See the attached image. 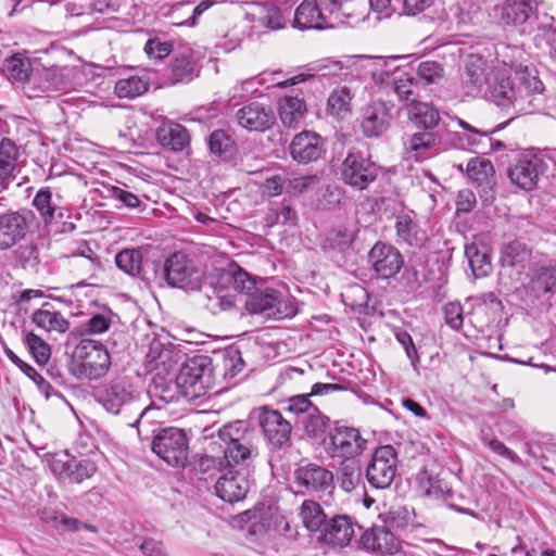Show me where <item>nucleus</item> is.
<instances>
[{
  "mask_svg": "<svg viewBox=\"0 0 556 556\" xmlns=\"http://www.w3.org/2000/svg\"><path fill=\"white\" fill-rule=\"evenodd\" d=\"M140 396L132 379L123 377L113 380L103 391L100 402L111 414L117 415L124 406L130 405Z\"/></svg>",
  "mask_w": 556,
  "mask_h": 556,
  "instance_id": "14",
  "label": "nucleus"
},
{
  "mask_svg": "<svg viewBox=\"0 0 556 556\" xmlns=\"http://www.w3.org/2000/svg\"><path fill=\"white\" fill-rule=\"evenodd\" d=\"M323 138L309 130H303L292 139L289 151L292 159L300 164H308L319 159L323 153Z\"/></svg>",
  "mask_w": 556,
  "mask_h": 556,
  "instance_id": "20",
  "label": "nucleus"
},
{
  "mask_svg": "<svg viewBox=\"0 0 556 556\" xmlns=\"http://www.w3.org/2000/svg\"><path fill=\"white\" fill-rule=\"evenodd\" d=\"M359 543L362 548L378 556L393 555L401 549V541L384 527L366 530Z\"/></svg>",
  "mask_w": 556,
  "mask_h": 556,
  "instance_id": "18",
  "label": "nucleus"
},
{
  "mask_svg": "<svg viewBox=\"0 0 556 556\" xmlns=\"http://www.w3.org/2000/svg\"><path fill=\"white\" fill-rule=\"evenodd\" d=\"M466 173L472 181L481 185L494 175V167L490 160L477 156L468 161Z\"/></svg>",
  "mask_w": 556,
  "mask_h": 556,
  "instance_id": "50",
  "label": "nucleus"
},
{
  "mask_svg": "<svg viewBox=\"0 0 556 556\" xmlns=\"http://www.w3.org/2000/svg\"><path fill=\"white\" fill-rule=\"evenodd\" d=\"M176 382L185 397L195 400L203 396L214 382L212 359L204 355L189 358L180 367Z\"/></svg>",
  "mask_w": 556,
  "mask_h": 556,
  "instance_id": "4",
  "label": "nucleus"
},
{
  "mask_svg": "<svg viewBox=\"0 0 556 556\" xmlns=\"http://www.w3.org/2000/svg\"><path fill=\"white\" fill-rule=\"evenodd\" d=\"M490 94L488 99L510 115L509 121L531 109V101L522 89L509 77L505 70L497 68L491 77Z\"/></svg>",
  "mask_w": 556,
  "mask_h": 556,
  "instance_id": "3",
  "label": "nucleus"
},
{
  "mask_svg": "<svg viewBox=\"0 0 556 556\" xmlns=\"http://www.w3.org/2000/svg\"><path fill=\"white\" fill-rule=\"evenodd\" d=\"M255 416L269 444L282 448L290 443L292 426L279 410L262 406L255 409Z\"/></svg>",
  "mask_w": 556,
  "mask_h": 556,
  "instance_id": "8",
  "label": "nucleus"
},
{
  "mask_svg": "<svg viewBox=\"0 0 556 556\" xmlns=\"http://www.w3.org/2000/svg\"><path fill=\"white\" fill-rule=\"evenodd\" d=\"M368 262L376 274L383 279L396 275L403 265V258L399 250L380 241L370 249Z\"/></svg>",
  "mask_w": 556,
  "mask_h": 556,
  "instance_id": "17",
  "label": "nucleus"
},
{
  "mask_svg": "<svg viewBox=\"0 0 556 556\" xmlns=\"http://www.w3.org/2000/svg\"><path fill=\"white\" fill-rule=\"evenodd\" d=\"M245 18L255 27H265L271 30L281 29L286 25L285 14L278 7L269 3H250L245 10Z\"/></svg>",
  "mask_w": 556,
  "mask_h": 556,
  "instance_id": "28",
  "label": "nucleus"
},
{
  "mask_svg": "<svg viewBox=\"0 0 556 556\" xmlns=\"http://www.w3.org/2000/svg\"><path fill=\"white\" fill-rule=\"evenodd\" d=\"M545 168L546 165L541 156L525 153L508 169V177L514 185L530 191L536 186L539 176Z\"/></svg>",
  "mask_w": 556,
  "mask_h": 556,
  "instance_id": "15",
  "label": "nucleus"
},
{
  "mask_svg": "<svg viewBox=\"0 0 556 556\" xmlns=\"http://www.w3.org/2000/svg\"><path fill=\"white\" fill-rule=\"evenodd\" d=\"M179 392L180 388H178L176 381L175 384H173L172 380L166 381L163 378L156 377L152 379L148 388V394L151 399V403L157 409H160L162 405L176 402L178 400Z\"/></svg>",
  "mask_w": 556,
  "mask_h": 556,
  "instance_id": "36",
  "label": "nucleus"
},
{
  "mask_svg": "<svg viewBox=\"0 0 556 556\" xmlns=\"http://www.w3.org/2000/svg\"><path fill=\"white\" fill-rule=\"evenodd\" d=\"M535 7L531 0H505L493 9V15L504 26H518L525 24Z\"/></svg>",
  "mask_w": 556,
  "mask_h": 556,
  "instance_id": "27",
  "label": "nucleus"
},
{
  "mask_svg": "<svg viewBox=\"0 0 556 556\" xmlns=\"http://www.w3.org/2000/svg\"><path fill=\"white\" fill-rule=\"evenodd\" d=\"M275 289L256 290L245 301V307L251 314H261L267 318H271L274 313V304L277 301Z\"/></svg>",
  "mask_w": 556,
  "mask_h": 556,
  "instance_id": "39",
  "label": "nucleus"
},
{
  "mask_svg": "<svg viewBox=\"0 0 556 556\" xmlns=\"http://www.w3.org/2000/svg\"><path fill=\"white\" fill-rule=\"evenodd\" d=\"M110 366L111 356L104 344L96 340H80L73 350L70 371L80 380H97L106 375Z\"/></svg>",
  "mask_w": 556,
  "mask_h": 556,
  "instance_id": "1",
  "label": "nucleus"
},
{
  "mask_svg": "<svg viewBox=\"0 0 556 556\" xmlns=\"http://www.w3.org/2000/svg\"><path fill=\"white\" fill-rule=\"evenodd\" d=\"M45 303L41 308L31 315V321L40 329L48 332L65 333L70 329V321L58 311L49 308Z\"/></svg>",
  "mask_w": 556,
  "mask_h": 556,
  "instance_id": "33",
  "label": "nucleus"
},
{
  "mask_svg": "<svg viewBox=\"0 0 556 556\" xmlns=\"http://www.w3.org/2000/svg\"><path fill=\"white\" fill-rule=\"evenodd\" d=\"M151 450L173 467H182L188 458V438L182 429L163 428L151 441Z\"/></svg>",
  "mask_w": 556,
  "mask_h": 556,
  "instance_id": "5",
  "label": "nucleus"
},
{
  "mask_svg": "<svg viewBox=\"0 0 556 556\" xmlns=\"http://www.w3.org/2000/svg\"><path fill=\"white\" fill-rule=\"evenodd\" d=\"M18 157V149L16 144L9 138H3L0 142V165H7L13 170L16 167Z\"/></svg>",
  "mask_w": 556,
  "mask_h": 556,
  "instance_id": "64",
  "label": "nucleus"
},
{
  "mask_svg": "<svg viewBox=\"0 0 556 556\" xmlns=\"http://www.w3.org/2000/svg\"><path fill=\"white\" fill-rule=\"evenodd\" d=\"M372 61L368 73L377 86L387 92L392 90L401 101H405L407 104L412 102V99H416L417 84L405 67L396 66L394 59L384 60L372 56Z\"/></svg>",
  "mask_w": 556,
  "mask_h": 556,
  "instance_id": "2",
  "label": "nucleus"
},
{
  "mask_svg": "<svg viewBox=\"0 0 556 556\" xmlns=\"http://www.w3.org/2000/svg\"><path fill=\"white\" fill-rule=\"evenodd\" d=\"M208 146L212 153L227 159L232 153L233 141L224 130H214L210 136Z\"/></svg>",
  "mask_w": 556,
  "mask_h": 556,
  "instance_id": "54",
  "label": "nucleus"
},
{
  "mask_svg": "<svg viewBox=\"0 0 556 556\" xmlns=\"http://www.w3.org/2000/svg\"><path fill=\"white\" fill-rule=\"evenodd\" d=\"M530 291L538 298L556 292V267L541 266L533 270L529 282Z\"/></svg>",
  "mask_w": 556,
  "mask_h": 556,
  "instance_id": "37",
  "label": "nucleus"
},
{
  "mask_svg": "<svg viewBox=\"0 0 556 556\" xmlns=\"http://www.w3.org/2000/svg\"><path fill=\"white\" fill-rule=\"evenodd\" d=\"M317 181L318 179L316 176L287 178L286 193L290 195H299L307 189L312 188L315 184H317Z\"/></svg>",
  "mask_w": 556,
  "mask_h": 556,
  "instance_id": "61",
  "label": "nucleus"
},
{
  "mask_svg": "<svg viewBox=\"0 0 556 556\" xmlns=\"http://www.w3.org/2000/svg\"><path fill=\"white\" fill-rule=\"evenodd\" d=\"M397 454L393 446L382 445L375 450L366 468V479L375 489H387L395 479Z\"/></svg>",
  "mask_w": 556,
  "mask_h": 556,
  "instance_id": "6",
  "label": "nucleus"
},
{
  "mask_svg": "<svg viewBox=\"0 0 556 556\" xmlns=\"http://www.w3.org/2000/svg\"><path fill=\"white\" fill-rule=\"evenodd\" d=\"M223 457L219 458L220 469L231 468L232 466H248L250 460L256 455V450L251 441L226 444L223 447Z\"/></svg>",
  "mask_w": 556,
  "mask_h": 556,
  "instance_id": "32",
  "label": "nucleus"
},
{
  "mask_svg": "<svg viewBox=\"0 0 556 556\" xmlns=\"http://www.w3.org/2000/svg\"><path fill=\"white\" fill-rule=\"evenodd\" d=\"M157 136L162 146L173 151H182L190 141L187 129L179 124H170L161 128Z\"/></svg>",
  "mask_w": 556,
  "mask_h": 556,
  "instance_id": "43",
  "label": "nucleus"
},
{
  "mask_svg": "<svg viewBox=\"0 0 556 556\" xmlns=\"http://www.w3.org/2000/svg\"><path fill=\"white\" fill-rule=\"evenodd\" d=\"M414 522V514L406 507H397L389 511L388 523L392 528L405 529Z\"/></svg>",
  "mask_w": 556,
  "mask_h": 556,
  "instance_id": "62",
  "label": "nucleus"
},
{
  "mask_svg": "<svg viewBox=\"0 0 556 556\" xmlns=\"http://www.w3.org/2000/svg\"><path fill=\"white\" fill-rule=\"evenodd\" d=\"M314 413L304 421V431L306 435L313 439H321L327 430L329 418L313 407Z\"/></svg>",
  "mask_w": 556,
  "mask_h": 556,
  "instance_id": "55",
  "label": "nucleus"
},
{
  "mask_svg": "<svg viewBox=\"0 0 556 556\" xmlns=\"http://www.w3.org/2000/svg\"><path fill=\"white\" fill-rule=\"evenodd\" d=\"M117 267L131 277H141L144 275L142 254L136 249L122 250L115 256Z\"/></svg>",
  "mask_w": 556,
  "mask_h": 556,
  "instance_id": "47",
  "label": "nucleus"
},
{
  "mask_svg": "<svg viewBox=\"0 0 556 556\" xmlns=\"http://www.w3.org/2000/svg\"><path fill=\"white\" fill-rule=\"evenodd\" d=\"M361 480L362 469L356 462L344 460L341 463L338 469L337 481L344 492L350 493L355 490Z\"/></svg>",
  "mask_w": 556,
  "mask_h": 556,
  "instance_id": "49",
  "label": "nucleus"
},
{
  "mask_svg": "<svg viewBox=\"0 0 556 556\" xmlns=\"http://www.w3.org/2000/svg\"><path fill=\"white\" fill-rule=\"evenodd\" d=\"M5 72L15 80H28L31 83V76L36 70L31 68L30 62L27 59L15 54L5 61Z\"/></svg>",
  "mask_w": 556,
  "mask_h": 556,
  "instance_id": "51",
  "label": "nucleus"
},
{
  "mask_svg": "<svg viewBox=\"0 0 556 556\" xmlns=\"http://www.w3.org/2000/svg\"><path fill=\"white\" fill-rule=\"evenodd\" d=\"M333 21L315 0H302L294 12L293 26L300 29L333 27Z\"/></svg>",
  "mask_w": 556,
  "mask_h": 556,
  "instance_id": "25",
  "label": "nucleus"
},
{
  "mask_svg": "<svg viewBox=\"0 0 556 556\" xmlns=\"http://www.w3.org/2000/svg\"><path fill=\"white\" fill-rule=\"evenodd\" d=\"M236 117L241 127L251 131H264L275 122L270 108L258 102L244 105L237 111Z\"/></svg>",
  "mask_w": 556,
  "mask_h": 556,
  "instance_id": "23",
  "label": "nucleus"
},
{
  "mask_svg": "<svg viewBox=\"0 0 556 556\" xmlns=\"http://www.w3.org/2000/svg\"><path fill=\"white\" fill-rule=\"evenodd\" d=\"M294 481L302 489L301 492L307 494H330L334 489L332 471L313 463L298 467Z\"/></svg>",
  "mask_w": 556,
  "mask_h": 556,
  "instance_id": "13",
  "label": "nucleus"
},
{
  "mask_svg": "<svg viewBox=\"0 0 556 556\" xmlns=\"http://www.w3.org/2000/svg\"><path fill=\"white\" fill-rule=\"evenodd\" d=\"M33 206L38 211L46 226L51 225L55 218L62 219L65 210L52 204V193L48 188L40 189L34 200Z\"/></svg>",
  "mask_w": 556,
  "mask_h": 556,
  "instance_id": "40",
  "label": "nucleus"
},
{
  "mask_svg": "<svg viewBox=\"0 0 556 556\" xmlns=\"http://www.w3.org/2000/svg\"><path fill=\"white\" fill-rule=\"evenodd\" d=\"M114 314L111 311L91 315L87 320L70 332V338L80 340H91L89 337L99 336L108 332L113 325Z\"/></svg>",
  "mask_w": 556,
  "mask_h": 556,
  "instance_id": "31",
  "label": "nucleus"
},
{
  "mask_svg": "<svg viewBox=\"0 0 556 556\" xmlns=\"http://www.w3.org/2000/svg\"><path fill=\"white\" fill-rule=\"evenodd\" d=\"M216 494L225 502L235 503L243 500L249 491V480L241 470H228L215 484Z\"/></svg>",
  "mask_w": 556,
  "mask_h": 556,
  "instance_id": "26",
  "label": "nucleus"
},
{
  "mask_svg": "<svg viewBox=\"0 0 556 556\" xmlns=\"http://www.w3.org/2000/svg\"><path fill=\"white\" fill-rule=\"evenodd\" d=\"M465 255L468 258L475 277H485L491 271L492 265L485 247L479 249L476 242L467 244Z\"/></svg>",
  "mask_w": 556,
  "mask_h": 556,
  "instance_id": "45",
  "label": "nucleus"
},
{
  "mask_svg": "<svg viewBox=\"0 0 556 556\" xmlns=\"http://www.w3.org/2000/svg\"><path fill=\"white\" fill-rule=\"evenodd\" d=\"M198 53L191 49L175 52L169 65L168 79L172 85L187 84L199 75Z\"/></svg>",
  "mask_w": 556,
  "mask_h": 556,
  "instance_id": "21",
  "label": "nucleus"
},
{
  "mask_svg": "<svg viewBox=\"0 0 556 556\" xmlns=\"http://www.w3.org/2000/svg\"><path fill=\"white\" fill-rule=\"evenodd\" d=\"M31 212L11 211L0 214V250H8L25 238Z\"/></svg>",
  "mask_w": 556,
  "mask_h": 556,
  "instance_id": "16",
  "label": "nucleus"
},
{
  "mask_svg": "<svg viewBox=\"0 0 556 556\" xmlns=\"http://www.w3.org/2000/svg\"><path fill=\"white\" fill-rule=\"evenodd\" d=\"M77 74V70L73 66L36 68L31 76V84L34 88L43 92H66L74 87Z\"/></svg>",
  "mask_w": 556,
  "mask_h": 556,
  "instance_id": "12",
  "label": "nucleus"
},
{
  "mask_svg": "<svg viewBox=\"0 0 556 556\" xmlns=\"http://www.w3.org/2000/svg\"><path fill=\"white\" fill-rule=\"evenodd\" d=\"M391 106L381 100L372 101L364 109L362 131L368 138L381 136L390 126Z\"/></svg>",
  "mask_w": 556,
  "mask_h": 556,
  "instance_id": "19",
  "label": "nucleus"
},
{
  "mask_svg": "<svg viewBox=\"0 0 556 556\" xmlns=\"http://www.w3.org/2000/svg\"><path fill=\"white\" fill-rule=\"evenodd\" d=\"M167 283L186 290H198L201 286L202 275L187 260L182 253L169 256L163 268Z\"/></svg>",
  "mask_w": 556,
  "mask_h": 556,
  "instance_id": "11",
  "label": "nucleus"
},
{
  "mask_svg": "<svg viewBox=\"0 0 556 556\" xmlns=\"http://www.w3.org/2000/svg\"><path fill=\"white\" fill-rule=\"evenodd\" d=\"M218 437L224 444L242 443L251 441L252 431L249 429V425L244 420H235L223 426L218 430Z\"/></svg>",
  "mask_w": 556,
  "mask_h": 556,
  "instance_id": "48",
  "label": "nucleus"
},
{
  "mask_svg": "<svg viewBox=\"0 0 556 556\" xmlns=\"http://www.w3.org/2000/svg\"><path fill=\"white\" fill-rule=\"evenodd\" d=\"M173 45L157 38L149 39L144 46V52L150 59L162 60L170 54Z\"/></svg>",
  "mask_w": 556,
  "mask_h": 556,
  "instance_id": "63",
  "label": "nucleus"
},
{
  "mask_svg": "<svg viewBox=\"0 0 556 556\" xmlns=\"http://www.w3.org/2000/svg\"><path fill=\"white\" fill-rule=\"evenodd\" d=\"M372 62V56L369 55H350L342 60H319L312 64L311 70L324 76H334L343 70H364L368 72Z\"/></svg>",
  "mask_w": 556,
  "mask_h": 556,
  "instance_id": "29",
  "label": "nucleus"
},
{
  "mask_svg": "<svg viewBox=\"0 0 556 556\" xmlns=\"http://www.w3.org/2000/svg\"><path fill=\"white\" fill-rule=\"evenodd\" d=\"M149 86V79L146 76L132 75L118 79L114 90L118 98L134 99L147 92Z\"/></svg>",
  "mask_w": 556,
  "mask_h": 556,
  "instance_id": "46",
  "label": "nucleus"
},
{
  "mask_svg": "<svg viewBox=\"0 0 556 556\" xmlns=\"http://www.w3.org/2000/svg\"><path fill=\"white\" fill-rule=\"evenodd\" d=\"M496 70L485 66L482 59L470 56L466 64L465 79L468 93L486 98L490 94L491 77Z\"/></svg>",
  "mask_w": 556,
  "mask_h": 556,
  "instance_id": "22",
  "label": "nucleus"
},
{
  "mask_svg": "<svg viewBox=\"0 0 556 556\" xmlns=\"http://www.w3.org/2000/svg\"><path fill=\"white\" fill-rule=\"evenodd\" d=\"M366 445L356 428L336 426L329 431L325 448L332 457L353 458L359 455Z\"/></svg>",
  "mask_w": 556,
  "mask_h": 556,
  "instance_id": "9",
  "label": "nucleus"
},
{
  "mask_svg": "<svg viewBox=\"0 0 556 556\" xmlns=\"http://www.w3.org/2000/svg\"><path fill=\"white\" fill-rule=\"evenodd\" d=\"M407 114L412 122L426 129L437 126L440 119L439 111L435 108L416 99H412V102L407 104Z\"/></svg>",
  "mask_w": 556,
  "mask_h": 556,
  "instance_id": "38",
  "label": "nucleus"
},
{
  "mask_svg": "<svg viewBox=\"0 0 556 556\" xmlns=\"http://www.w3.org/2000/svg\"><path fill=\"white\" fill-rule=\"evenodd\" d=\"M274 319L291 318L298 313V306L293 299L277 293V301L274 304Z\"/></svg>",
  "mask_w": 556,
  "mask_h": 556,
  "instance_id": "60",
  "label": "nucleus"
},
{
  "mask_svg": "<svg viewBox=\"0 0 556 556\" xmlns=\"http://www.w3.org/2000/svg\"><path fill=\"white\" fill-rule=\"evenodd\" d=\"M456 123L458 126L464 129V134L460 132H451L450 134V142L454 148L457 149H472V148H482L486 143L490 149L493 151L503 150L505 144L500 141H493L490 136L501 130L504 127V124H498L491 129H480L471 126L467 122L456 118Z\"/></svg>",
  "mask_w": 556,
  "mask_h": 556,
  "instance_id": "10",
  "label": "nucleus"
},
{
  "mask_svg": "<svg viewBox=\"0 0 556 556\" xmlns=\"http://www.w3.org/2000/svg\"><path fill=\"white\" fill-rule=\"evenodd\" d=\"M24 343L38 365H46L51 356L50 345L34 332H27Z\"/></svg>",
  "mask_w": 556,
  "mask_h": 556,
  "instance_id": "52",
  "label": "nucleus"
},
{
  "mask_svg": "<svg viewBox=\"0 0 556 556\" xmlns=\"http://www.w3.org/2000/svg\"><path fill=\"white\" fill-rule=\"evenodd\" d=\"M277 112L285 127L296 129L304 123L308 110L303 98L283 96L277 101Z\"/></svg>",
  "mask_w": 556,
  "mask_h": 556,
  "instance_id": "30",
  "label": "nucleus"
},
{
  "mask_svg": "<svg viewBox=\"0 0 556 556\" xmlns=\"http://www.w3.org/2000/svg\"><path fill=\"white\" fill-rule=\"evenodd\" d=\"M380 166L362 153L350 152L342 162V180L358 190H365L380 174Z\"/></svg>",
  "mask_w": 556,
  "mask_h": 556,
  "instance_id": "7",
  "label": "nucleus"
},
{
  "mask_svg": "<svg viewBox=\"0 0 556 556\" xmlns=\"http://www.w3.org/2000/svg\"><path fill=\"white\" fill-rule=\"evenodd\" d=\"M440 137L432 131H422L412 135L406 141L405 147L407 153H414L412 157L416 161L428 157L435 152L440 144Z\"/></svg>",
  "mask_w": 556,
  "mask_h": 556,
  "instance_id": "35",
  "label": "nucleus"
},
{
  "mask_svg": "<svg viewBox=\"0 0 556 556\" xmlns=\"http://www.w3.org/2000/svg\"><path fill=\"white\" fill-rule=\"evenodd\" d=\"M45 520L51 522L55 528L66 531H78L80 528H86L90 531L94 530L92 526L81 523L79 520L71 518L65 514L52 513L51 516H47Z\"/></svg>",
  "mask_w": 556,
  "mask_h": 556,
  "instance_id": "59",
  "label": "nucleus"
},
{
  "mask_svg": "<svg viewBox=\"0 0 556 556\" xmlns=\"http://www.w3.org/2000/svg\"><path fill=\"white\" fill-rule=\"evenodd\" d=\"M228 281L232 282V287L236 291L241 293L250 294L255 290V283L247 271L239 267H235L227 271Z\"/></svg>",
  "mask_w": 556,
  "mask_h": 556,
  "instance_id": "57",
  "label": "nucleus"
},
{
  "mask_svg": "<svg viewBox=\"0 0 556 556\" xmlns=\"http://www.w3.org/2000/svg\"><path fill=\"white\" fill-rule=\"evenodd\" d=\"M530 258L531 249L519 240L510 241L501 249L500 262L504 268H517L520 271Z\"/></svg>",
  "mask_w": 556,
  "mask_h": 556,
  "instance_id": "34",
  "label": "nucleus"
},
{
  "mask_svg": "<svg viewBox=\"0 0 556 556\" xmlns=\"http://www.w3.org/2000/svg\"><path fill=\"white\" fill-rule=\"evenodd\" d=\"M299 516L303 526L311 532H321L327 517L319 503L305 500L300 506Z\"/></svg>",
  "mask_w": 556,
  "mask_h": 556,
  "instance_id": "42",
  "label": "nucleus"
},
{
  "mask_svg": "<svg viewBox=\"0 0 556 556\" xmlns=\"http://www.w3.org/2000/svg\"><path fill=\"white\" fill-rule=\"evenodd\" d=\"M395 229L399 238L412 247H420L426 240V232L409 214H401L396 217Z\"/></svg>",
  "mask_w": 556,
  "mask_h": 556,
  "instance_id": "41",
  "label": "nucleus"
},
{
  "mask_svg": "<svg viewBox=\"0 0 556 556\" xmlns=\"http://www.w3.org/2000/svg\"><path fill=\"white\" fill-rule=\"evenodd\" d=\"M67 470L70 471L68 479L73 482L79 483L91 478L97 471V466L89 459H71L70 468H67Z\"/></svg>",
  "mask_w": 556,
  "mask_h": 556,
  "instance_id": "56",
  "label": "nucleus"
},
{
  "mask_svg": "<svg viewBox=\"0 0 556 556\" xmlns=\"http://www.w3.org/2000/svg\"><path fill=\"white\" fill-rule=\"evenodd\" d=\"M417 75L426 85L435 84L443 78V67L434 61H425L418 65Z\"/></svg>",
  "mask_w": 556,
  "mask_h": 556,
  "instance_id": "58",
  "label": "nucleus"
},
{
  "mask_svg": "<svg viewBox=\"0 0 556 556\" xmlns=\"http://www.w3.org/2000/svg\"><path fill=\"white\" fill-rule=\"evenodd\" d=\"M351 101L352 94L349 88H336L328 97L326 112L332 117L344 118L351 112Z\"/></svg>",
  "mask_w": 556,
  "mask_h": 556,
  "instance_id": "44",
  "label": "nucleus"
},
{
  "mask_svg": "<svg viewBox=\"0 0 556 556\" xmlns=\"http://www.w3.org/2000/svg\"><path fill=\"white\" fill-rule=\"evenodd\" d=\"M152 413L151 408L146 407L134 425L141 441H152L157 432L162 430L160 424L152 418Z\"/></svg>",
  "mask_w": 556,
  "mask_h": 556,
  "instance_id": "53",
  "label": "nucleus"
},
{
  "mask_svg": "<svg viewBox=\"0 0 556 556\" xmlns=\"http://www.w3.org/2000/svg\"><path fill=\"white\" fill-rule=\"evenodd\" d=\"M355 535V523L349 516L338 515L326 521L320 540L333 546L344 547Z\"/></svg>",
  "mask_w": 556,
  "mask_h": 556,
  "instance_id": "24",
  "label": "nucleus"
}]
</instances>
